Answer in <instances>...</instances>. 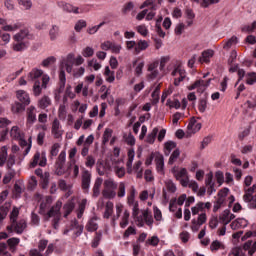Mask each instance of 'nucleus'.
Wrapping results in <instances>:
<instances>
[{
    "label": "nucleus",
    "mask_w": 256,
    "mask_h": 256,
    "mask_svg": "<svg viewBox=\"0 0 256 256\" xmlns=\"http://www.w3.org/2000/svg\"><path fill=\"white\" fill-rule=\"evenodd\" d=\"M87 231L90 233H93L94 231H97L99 229V225L97 224V220L95 218H92L86 225Z\"/></svg>",
    "instance_id": "de8ad7c7"
},
{
    "label": "nucleus",
    "mask_w": 256,
    "mask_h": 256,
    "mask_svg": "<svg viewBox=\"0 0 256 256\" xmlns=\"http://www.w3.org/2000/svg\"><path fill=\"white\" fill-rule=\"evenodd\" d=\"M182 187H189L193 193H197L199 191V184L195 180L188 179L186 185H182Z\"/></svg>",
    "instance_id": "a18cd8bd"
},
{
    "label": "nucleus",
    "mask_w": 256,
    "mask_h": 256,
    "mask_svg": "<svg viewBox=\"0 0 256 256\" xmlns=\"http://www.w3.org/2000/svg\"><path fill=\"white\" fill-rule=\"evenodd\" d=\"M111 137H113V129L106 128L103 133V137H102L103 145H107V143H109V139H111Z\"/></svg>",
    "instance_id": "09e8293b"
},
{
    "label": "nucleus",
    "mask_w": 256,
    "mask_h": 256,
    "mask_svg": "<svg viewBox=\"0 0 256 256\" xmlns=\"http://www.w3.org/2000/svg\"><path fill=\"white\" fill-rule=\"evenodd\" d=\"M163 21V17H160L157 21H156V25H155V31L158 35V37H161L162 39L165 38V32L163 31V29L161 28V22Z\"/></svg>",
    "instance_id": "8fccbe9b"
},
{
    "label": "nucleus",
    "mask_w": 256,
    "mask_h": 256,
    "mask_svg": "<svg viewBox=\"0 0 256 256\" xmlns=\"http://www.w3.org/2000/svg\"><path fill=\"white\" fill-rule=\"evenodd\" d=\"M91 187V172L89 170L82 171V189L88 191Z\"/></svg>",
    "instance_id": "a211bd4d"
},
{
    "label": "nucleus",
    "mask_w": 256,
    "mask_h": 256,
    "mask_svg": "<svg viewBox=\"0 0 256 256\" xmlns=\"http://www.w3.org/2000/svg\"><path fill=\"white\" fill-rule=\"evenodd\" d=\"M101 185H103V179L97 178L93 186V197H97L101 193Z\"/></svg>",
    "instance_id": "4c0bfd02"
},
{
    "label": "nucleus",
    "mask_w": 256,
    "mask_h": 256,
    "mask_svg": "<svg viewBox=\"0 0 256 256\" xmlns=\"http://www.w3.org/2000/svg\"><path fill=\"white\" fill-rule=\"evenodd\" d=\"M9 217H10V223L17 221L19 217V208L14 206Z\"/></svg>",
    "instance_id": "338daca9"
},
{
    "label": "nucleus",
    "mask_w": 256,
    "mask_h": 256,
    "mask_svg": "<svg viewBox=\"0 0 256 256\" xmlns=\"http://www.w3.org/2000/svg\"><path fill=\"white\" fill-rule=\"evenodd\" d=\"M135 160V149L130 148L127 152V162H126V169L129 175L135 173L137 179H141L143 177V162L141 160L137 161L133 165V161Z\"/></svg>",
    "instance_id": "f03ea898"
},
{
    "label": "nucleus",
    "mask_w": 256,
    "mask_h": 256,
    "mask_svg": "<svg viewBox=\"0 0 256 256\" xmlns=\"http://www.w3.org/2000/svg\"><path fill=\"white\" fill-rule=\"evenodd\" d=\"M59 81H60V88L55 92V101H59L61 99V94L63 93V89H65V83H67L65 70H60Z\"/></svg>",
    "instance_id": "2eb2a0df"
},
{
    "label": "nucleus",
    "mask_w": 256,
    "mask_h": 256,
    "mask_svg": "<svg viewBox=\"0 0 256 256\" xmlns=\"http://www.w3.org/2000/svg\"><path fill=\"white\" fill-rule=\"evenodd\" d=\"M15 177V170L9 169L8 172L3 177L4 185L11 183V180Z\"/></svg>",
    "instance_id": "6e6d98bb"
},
{
    "label": "nucleus",
    "mask_w": 256,
    "mask_h": 256,
    "mask_svg": "<svg viewBox=\"0 0 256 256\" xmlns=\"http://www.w3.org/2000/svg\"><path fill=\"white\" fill-rule=\"evenodd\" d=\"M52 101L49 96L44 95L38 100V108L39 109H47V107H51Z\"/></svg>",
    "instance_id": "cd10ccee"
},
{
    "label": "nucleus",
    "mask_w": 256,
    "mask_h": 256,
    "mask_svg": "<svg viewBox=\"0 0 256 256\" xmlns=\"http://www.w3.org/2000/svg\"><path fill=\"white\" fill-rule=\"evenodd\" d=\"M63 207L62 201H57L55 205L50 208V211L46 212L43 217L44 221L52 219V225L54 229L59 227V221H61V208Z\"/></svg>",
    "instance_id": "7ed1b4c3"
},
{
    "label": "nucleus",
    "mask_w": 256,
    "mask_h": 256,
    "mask_svg": "<svg viewBox=\"0 0 256 256\" xmlns=\"http://www.w3.org/2000/svg\"><path fill=\"white\" fill-rule=\"evenodd\" d=\"M211 202H198L191 208L192 215H198L197 219L192 220L191 230L194 232L199 231L202 225L207 223V213L203 212L205 209L209 211L211 209Z\"/></svg>",
    "instance_id": "f257e3e1"
},
{
    "label": "nucleus",
    "mask_w": 256,
    "mask_h": 256,
    "mask_svg": "<svg viewBox=\"0 0 256 256\" xmlns=\"http://www.w3.org/2000/svg\"><path fill=\"white\" fill-rule=\"evenodd\" d=\"M130 213L129 210H125L122 217H121V221L119 223L121 229H125V227H127V225H129V217H130Z\"/></svg>",
    "instance_id": "79ce46f5"
},
{
    "label": "nucleus",
    "mask_w": 256,
    "mask_h": 256,
    "mask_svg": "<svg viewBox=\"0 0 256 256\" xmlns=\"http://www.w3.org/2000/svg\"><path fill=\"white\" fill-rule=\"evenodd\" d=\"M16 97L18 101L24 106L27 107V105H31V97H29V94L25 92L24 90H18L16 92Z\"/></svg>",
    "instance_id": "dca6fc26"
},
{
    "label": "nucleus",
    "mask_w": 256,
    "mask_h": 256,
    "mask_svg": "<svg viewBox=\"0 0 256 256\" xmlns=\"http://www.w3.org/2000/svg\"><path fill=\"white\" fill-rule=\"evenodd\" d=\"M135 195H137V190L135 189V186H131L127 196V205L129 207L139 203V201L135 200Z\"/></svg>",
    "instance_id": "5701e85b"
},
{
    "label": "nucleus",
    "mask_w": 256,
    "mask_h": 256,
    "mask_svg": "<svg viewBox=\"0 0 256 256\" xmlns=\"http://www.w3.org/2000/svg\"><path fill=\"white\" fill-rule=\"evenodd\" d=\"M102 195L105 199H115V197H117V192L115 189L104 188L102 190Z\"/></svg>",
    "instance_id": "c9c22d12"
},
{
    "label": "nucleus",
    "mask_w": 256,
    "mask_h": 256,
    "mask_svg": "<svg viewBox=\"0 0 256 256\" xmlns=\"http://www.w3.org/2000/svg\"><path fill=\"white\" fill-rule=\"evenodd\" d=\"M188 133L195 135L198 131H201V123L197 122L195 118H192L187 126Z\"/></svg>",
    "instance_id": "aec40b11"
},
{
    "label": "nucleus",
    "mask_w": 256,
    "mask_h": 256,
    "mask_svg": "<svg viewBox=\"0 0 256 256\" xmlns=\"http://www.w3.org/2000/svg\"><path fill=\"white\" fill-rule=\"evenodd\" d=\"M39 165L40 167H45L47 165V155L45 152H39L37 151L32 160L30 161V167L31 169H35Z\"/></svg>",
    "instance_id": "1a4fd4ad"
},
{
    "label": "nucleus",
    "mask_w": 256,
    "mask_h": 256,
    "mask_svg": "<svg viewBox=\"0 0 256 256\" xmlns=\"http://www.w3.org/2000/svg\"><path fill=\"white\" fill-rule=\"evenodd\" d=\"M166 105L170 108V109H181V102L179 101V99H169L167 100Z\"/></svg>",
    "instance_id": "4d7b16f0"
},
{
    "label": "nucleus",
    "mask_w": 256,
    "mask_h": 256,
    "mask_svg": "<svg viewBox=\"0 0 256 256\" xmlns=\"http://www.w3.org/2000/svg\"><path fill=\"white\" fill-rule=\"evenodd\" d=\"M88 67H91L92 69H94V71H99L102 65L97 61V59L93 58L91 60H88Z\"/></svg>",
    "instance_id": "0e129e2a"
},
{
    "label": "nucleus",
    "mask_w": 256,
    "mask_h": 256,
    "mask_svg": "<svg viewBox=\"0 0 256 256\" xmlns=\"http://www.w3.org/2000/svg\"><path fill=\"white\" fill-rule=\"evenodd\" d=\"M181 157V150L179 148H176L170 155L168 160V165H173L174 163H177V159Z\"/></svg>",
    "instance_id": "58836bf2"
},
{
    "label": "nucleus",
    "mask_w": 256,
    "mask_h": 256,
    "mask_svg": "<svg viewBox=\"0 0 256 256\" xmlns=\"http://www.w3.org/2000/svg\"><path fill=\"white\" fill-rule=\"evenodd\" d=\"M172 77H174V85L175 87H179L181 82L185 81V77H187V72L183 69L180 62L174 66V69L171 73Z\"/></svg>",
    "instance_id": "423d86ee"
},
{
    "label": "nucleus",
    "mask_w": 256,
    "mask_h": 256,
    "mask_svg": "<svg viewBox=\"0 0 256 256\" xmlns=\"http://www.w3.org/2000/svg\"><path fill=\"white\" fill-rule=\"evenodd\" d=\"M149 48V42L146 40H140L136 43V46L134 48V54L139 55L141 51H146V49Z\"/></svg>",
    "instance_id": "bb28decb"
},
{
    "label": "nucleus",
    "mask_w": 256,
    "mask_h": 256,
    "mask_svg": "<svg viewBox=\"0 0 256 256\" xmlns=\"http://www.w3.org/2000/svg\"><path fill=\"white\" fill-rule=\"evenodd\" d=\"M72 75L76 79H79V77H83L85 75V67H78V68H72Z\"/></svg>",
    "instance_id": "bf43d9fd"
},
{
    "label": "nucleus",
    "mask_w": 256,
    "mask_h": 256,
    "mask_svg": "<svg viewBox=\"0 0 256 256\" xmlns=\"http://www.w3.org/2000/svg\"><path fill=\"white\" fill-rule=\"evenodd\" d=\"M256 82V72H250L246 74L247 85H255Z\"/></svg>",
    "instance_id": "69168bd1"
},
{
    "label": "nucleus",
    "mask_w": 256,
    "mask_h": 256,
    "mask_svg": "<svg viewBox=\"0 0 256 256\" xmlns=\"http://www.w3.org/2000/svg\"><path fill=\"white\" fill-rule=\"evenodd\" d=\"M7 157H9V146L0 147V167H4L7 163Z\"/></svg>",
    "instance_id": "393cba45"
},
{
    "label": "nucleus",
    "mask_w": 256,
    "mask_h": 256,
    "mask_svg": "<svg viewBox=\"0 0 256 256\" xmlns=\"http://www.w3.org/2000/svg\"><path fill=\"white\" fill-rule=\"evenodd\" d=\"M227 195H229L228 188H223L218 192L216 201L214 202L213 206L214 213H217L221 207H225V203H227Z\"/></svg>",
    "instance_id": "0eeeda50"
},
{
    "label": "nucleus",
    "mask_w": 256,
    "mask_h": 256,
    "mask_svg": "<svg viewBox=\"0 0 256 256\" xmlns=\"http://www.w3.org/2000/svg\"><path fill=\"white\" fill-rule=\"evenodd\" d=\"M225 249V244L219 240L213 241L210 245V251H212V253H215V251H225Z\"/></svg>",
    "instance_id": "2f4dec72"
},
{
    "label": "nucleus",
    "mask_w": 256,
    "mask_h": 256,
    "mask_svg": "<svg viewBox=\"0 0 256 256\" xmlns=\"http://www.w3.org/2000/svg\"><path fill=\"white\" fill-rule=\"evenodd\" d=\"M215 55V52L211 49L202 52L201 57L198 59L199 63H210L211 58Z\"/></svg>",
    "instance_id": "4be33fe9"
},
{
    "label": "nucleus",
    "mask_w": 256,
    "mask_h": 256,
    "mask_svg": "<svg viewBox=\"0 0 256 256\" xmlns=\"http://www.w3.org/2000/svg\"><path fill=\"white\" fill-rule=\"evenodd\" d=\"M134 221L137 223L138 227H145V225L153 227V214L149 209L141 210L140 215L135 218Z\"/></svg>",
    "instance_id": "20e7f679"
},
{
    "label": "nucleus",
    "mask_w": 256,
    "mask_h": 256,
    "mask_svg": "<svg viewBox=\"0 0 256 256\" xmlns=\"http://www.w3.org/2000/svg\"><path fill=\"white\" fill-rule=\"evenodd\" d=\"M171 173L180 185H187V180L189 179V172L187 171V168L174 166Z\"/></svg>",
    "instance_id": "39448f33"
},
{
    "label": "nucleus",
    "mask_w": 256,
    "mask_h": 256,
    "mask_svg": "<svg viewBox=\"0 0 256 256\" xmlns=\"http://www.w3.org/2000/svg\"><path fill=\"white\" fill-rule=\"evenodd\" d=\"M131 235H137V229L134 226H129L123 233V239H129Z\"/></svg>",
    "instance_id": "052dcab7"
},
{
    "label": "nucleus",
    "mask_w": 256,
    "mask_h": 256,
    "mask_svg": "<svg viewBox=\"0 0 256 256\" xmlns=\"http://www.w3.org/2000/svg\"><path fill=\"white\" fill-rule=\"evenodd\" d=\"M231 229H233L234 231L237 229H241V227H247V220L243 219V218H238L236 220H234L231 224H230Z\"/></svg>",
    "instance_id": "473e14b6"
},
{
    "label": "nucleus",
    "mask_w": 256,
    "mask_h": 256,
    "mask_svg": "<svg viewBox=\"0 0 256 256\" xmlns=\"http://www.w3.org/2000/svg\"><path fill=\"white\" fill-rule=\"evenodd\" d=\"M9 209H11V203L9 202H6L4 205L0 207V221H3L7 217Z\"/></svg>",
    "instance_id": "e433bc0d"
},
{
    "label": "nucleus",
    "mask_w": 256,
    "mask_h": 256,
    "mask_svg": "<svg viewBox=\"0 0 256 256\" xmlns=\"http://www.w3.org/2000/svg\"><path fill=\"white\" fill-rule=\"evenodd\" d=\"M10 137L18 141L19 139H24L25 134L23 133V131H21V128H19V126H13L10 130Z\"/></svg>",
    "instance_id": "b1692460"
},
{
    "label": "nucleus",
    "mask_w": 256,
    "mask_h": 256,
    "mask_svg": "<svg viewBox=\"0 0 256 256\" xmlns=\"http://www.w3.org/2000/svg\"><path fill=\"white\" fill-rule=\"evenodd\" d=\"M173 149H177L176 142L167 141L164 143V155H166V157H169L171 155V151H173Z\"/></svg>",
    "instance_id": "c756f323"
},
{
    "label": "nucleus",
    "mask_w": 256,
    "mask_h": 256,
    "mask_svg": "<svg viewBox=\"0 0 256 256\" xmlns=\"http://www.w3.org/2000/svg\"><path fill=\"white\" fill-rule=\"evenodd\" d=\"M67 160V153L61 151L56 160V175H65V161Z\"/></svg>",
    "instance_id": "f8f14e48"
},
{
    "label": "nucleus",
    "mask_w": 256,
    "mask_h": 256,
    "mask_svg": "<svg viewBox=\"0 0 256 256\" xmlns=\"http://www.w3.org/2000/svg\"><path fill=\"white\" fill-rule=\"evenodd\" d=\"M25 107L26 106L24 104H21V102L15 101L11 105V112L13 113V115H20V113L25 112Z\"/></svg>",
    "instance_id": "a878e982"
},
{
    "label": "nucleus",
    "mask_w": 256,
    "mask_h": 256,
    "mask_svg": "<svg viewBox=\"0 0 256 256\" xmlns=\"http://www.w3.org/2000/svg\"><path fill=\"white\" fill-rule=\"evenodd\" d=\"M156 171L163 175L165 169V158L162 154L156 153L155 155Z\"/></svg>",
    "instance_id": "6ab92c4d"
},
{
    "label": "nucleus",
    "mask_w": 256,
    "mask_h": 256,
    "mask_svg": "<svg viewBox=\"0 0 256 256\" xmlns=\"http://www.w3.org/2000/svg\"><path fill=\"white\" fill-rule=\"evenodd\" d=\"M164 185L168 193H176L177 185L175 184V182H173V180L171 179L165 180Z\"/></svg>",
    "instance_id": "ea45409f"
},
{
    "label": "nucleus",
    "mask_w": 256,
    "mask_h": 256,
    "mask_svg": "<svg viewBox=\"0 0 256 256\" xmlns=\"http://www.w3.org/2000/svg\"><path fill=\"white\" fill-rule=\"evenodd\" d=\"M233 219H235V214H232L229 210H224L219 216V221L222 225H229V222L233 221Z\"/></svg>",
    "instance_id": "f3484780"
},
{
    "label": "nucleus",
    "mask_w": 256,
    "mask_h": 256,
    "mask_svg": "<svg viewBox=\"0 0 256 256\" xmlns=\"http://www.w3.org/2000/svg\"><path fill=\"white\" fill-rule=\"evenodd\" d=\"M42 75H43V70L34 68L28 74V79H30V81H34V79H39V77H42Z\"/></svg>",
    "instance_id": "37998d69"
},
{
    "label": "nucleus",
    "mask_w": 256,
    "mask_h": 256,
    "mask_svg": "<svg viewBox=\"0 0 256 256\" xmlns=\"http://www.w3.org/2000/svg\"><path fill=\"white\" fill-rule=\"evenodd\" d=\"M63 133H65V131L63 130L61 122L59 119L55 118L51 123V135L54 139H63Z\"/></svg>",
    "instance_id": "9b49d317"
},
{
    "label": "nucleus",
    "mask_w": 256,
    "mask_h": 256,
    "mask_svg": "<svg viewBox=\"0 0 256 256\" xmlns=\"http://www.w3.org/2000/svg\"><path fill=\"white\" fill-rule=\"evenodd\" d=\"M73 65H75V54L69 53L60 61L61 69H65L68 73H73Z\"/></svg>",
    "instance_id": "9d476101"
},
{
    "label": "nucleus",
    "mask_w": 256,
    "mask_h": 256,
    "mask_svg": "<svg viewBox=\"0 0 256 256\" xmlns=\"http://www.w3.org/2000/svg\"><path fill=\"white\" fill-rule=\"evenodd\" d=\"M27 35H29V30L23 29L16 35H14L13 39H14V41H17V43H19V42L23 41V39H25L27 37Z\"/></svg>",
    "instance_id": "3c124183"
},
{
    "label": "nucleus",
    "mask_w": 256,
    "mask_h": 256,
    "mask_svg": "<svg viewBox=\"0 0 256 256\" xmlns=\"http://www.w3.org/2000/svg\"><path fill=\"white\" fill-rule=\"evenodd\" d=\"M236 43H238L237 37L232 36L230 39L224 41L223 49H225L226 51H229V49L232 48L233 45H235Z\"/></svg>",
    "instance_id": "49530a36"
},
{
    "label": "nucleus",
    "mask_w": 256,
    "mask_h": 256,
    "mask_svg": "<svg viewBox=\"0 0 256 256\" xmlns=\"http://www.w3.org/2000/svg\"><path fill=\"white\" fill-rule=\"evenodd\" d=\"M161 5V0H146L141 6L140 9H145V7L151 8L153 11Z\"/></svg>",
    "instance_id": "c85d7f7f"
},
{
    "label": "nucleus",
    "mask_w": 256,
    "mask_h": 256,
    "mask_svg": "<svg viewBox=\"0 0 256 256\" xmlns=\"http://www.w3.org/2000/svg\"><path fill=\"white\" fill-rule=\"evenodd\" d=\"M17 156L15 154H9L8 157L6 158V166L7 169H12L13 165H15Z\"/></svg>",
    "instance_id": "e2e57ef3"
},
{
    "label": "nucleus",
    "mask_w": 256,
    "mask_h": 256,
    "mask_svg": "<svg viewBox=\"0 0 256 256\" xmlns=\"http://www.w3.org/2000/svg\"><path fill=\"white\" fill-rule=\"evenodd\" d=\"M63 9L64 11H67V13H75L76 15L82 13V11H79V7H75L71 4H65Z\"/></svg>",
    "instance_id": "680f3d73"
},
{
    "label": "nucleus",
    "mask_w": 256,
    "mask_h": 256,
    "mask_svg": "<svg viewBox=\"0 0 256 256\" xmlns=\"http://www.w3.org/2000/svg\"><path fill=\"white\" fill-rule=\"evenodd\" d=\"M157 133H159V128H153L151 133L146 137V143L153 145L155 143V139H157Z\"/></svg>",
    "instance_id": "a19ab883"
},
{
    "label": "nucleus",
    "mask_w": 256,
    "mask_h": 256,
    "mask_svg": "<svg viewBox=\"0 0 256 256\" xmlns=\"http://www.w3.org/2000/svg\"><path fill=\"white\" fill-rule=\"evenodd\" d=\"M9 233H17V235H21L23 231L27 229V220L21 219L19 221L10 222V225L6 227Z\"/></svg>",
    "instance_id": "6e6552de"
},
{
    "label": "nucleus",
    "mask_w": 256,
    "mask_h": 256,
    "mask_svg": "<svg viewBox=\"0 0 256 256\" xmlns=\"http://www.w3.org/2000/svg\"><path fill=\"white\" fill-rule=\"evenodd\" d=\"M18 141H20V146L25 147L24 155H29V151H31V137L28 139L29 143L25 138L18 139Z\"/></svg>",
    "instance_id": "c03bdc74"
},
{
    "label": "nucleus",
    "mask_w": 256,
    "mask_h": 256,
    "mask_svg": "<svg viewBox=\"0 0 256 256\" xmlns=\"http://www.w3.org/2000/svg\"><path fill=\"white\" fill-rule=\"evenodd\" d=\"M211 85V79L208 80H196L193 84L188 86V91H193L194 89H198L203 93L205 89H207Z\"/></svg>",
    "instance_id": "4468645a"
},
{
    "label": "nucleus",
    "mask_w": 256,
    "mask_h": 256,
    "mask_svg": "<svg viewBox=\"0 0 256 256\" xmlns=\"http://www.w3.org/2000/svg\"><path fill=\"white\" fill-rule=\"evenodd\" d=\"M115 205L113 204V202L108 201L105 204V211H104V219H109L111 217V215H113V209H114Z\"/></svg>",
    "instance_id": "72a5a7b5"
},
{
    "label": "nucleus",
    "mask_w": 256,
    "mask_h": 256,
    "mask_svg": "<svg viewBox=\"0 0 256 256\" xmlns=\"http://www.w3.org/2000/svg\"><path fill=\"white\" fill-rule=\"evenodd\" d=\"M126 189L127 186L125 185V182H120L118 184V191L116 195L119 199H123V197H125Z\"/></svg>",
    "instance_id": "603ef678"
},
{
    "label": "nucleus",
    "mask_w": 256,
    "mask_h": 256,
    "mask_svg": "<svg viewBox=\"0 0 256 256\" xmlns=\"http://www.w3.org/2000/svg\"><path fill=\"white\" fill-rule=\"evenodd\" d=\"M37 121V108L29 106L26 109V126L31 127Z\"/></svg>",
    "instance_id": "ddd939ff"
},
{
    "label": "nucleus",
    "mask_w": 256,
    "mask_h": 256,
    "mask_svg": "<svg viewBox=\"0 0 256 256\" xmlns=\"http://www.w3.org/2000/svg\"><path fill=\"white\" fill-rule=\"evenodd\" d=\"M75 155H77V147H73L68 151L69 163L71 165H75V163H77V159H75Z\"/></svg>",
    "instance_id": "864d4df0"
},
{
    "label": "nucleus",
    "mask_w": 256,
    "mask_h": 256,
    "mask_svg": "<svg viewBox=\"0 0 256 256\" xmlns=\"http://www.w3.org/2000/svg\"><path fill=\"white\" fill-rule=\"evenodd\" d=\"M199 113H205L207 111V98H201L198 101Z\"/></svg>",
    "instance_id": "13d9d810"
},
{
    "label": "nucleus",
    "mask_w": 256,
    "mask_h": 256,
    "mask_svg": "<svg viewBox=\"0 0 256 256\" xmlns=\"http://www.w3.org/2000/svg\"><path fill=\"white\" fill-rule=\"evenodd\" d=\"M51 203H53V198L46 196L44 201L40 204L39 214L44 216L47 213V209L51 207Z\"/></svg>",
    "instance_id": "412c9836"
},
{
    "label": "nucleus",
    "mask_w": 256,
    "mask_h": 256,
    "mask_svg": "<svg viewBox=\"0 0 256 256\" xmlns=\"http://www.w3.org/2000/svg\"><path fill=\"white\" fill-rule=\"evenodd\" d=\"M245 256V249H243L241 246H236L232 248L231 252L229 253V256Z\"/></svg>",
    "instance_id": "5fc2aeb1"
},
{
    "label": "nucleus",
    "mask_w": 256,
    "mask_h": 256,
    "mask_svg": "<svg viewBox=\"0 0 256 256\" xmlns=\"http://www.w3.org/2000/svg\"><path fill=\"white\" fill-rule=\"evenodd\" d=\"M104 189H117V182L113 181V179L105 180Z\"/></svg>",
    "instance_id": "774afa93"
},
{
    "label": "nucleus",
    "mask_w": 256,
    "mask_h": 256,
    "mask_svg": "<svg viewBox=\"0 0 256 256\" xmlns=\"http://www.w3.org/2000/svg\"><path fill=\"white\" fill-rule=\"evenodd\" d=\"M104 77L107 83H113L115 81V72L111 71V68H109V66H106L104 69Z\"/></svg>",
    "instance_id": "f704fd0d"
},
{
    "label": "nucleus",
    "mask_w": 256,
    "mask_h": 256,
    "mask_svg": "<svg viewBox=\"0 0 256 256\" xmlns=\"http://www.w3.org/2000/svg\"><path fill=\"white\" fill-rule=\"evenodd\" d=\"M133 65L135 67L134 73H135L136 77H140V75H143V68L145 67V62L136 60L133 62Z\"/></svg>",
    "instance_id": "7c9ffc66"
}]
</instances>
